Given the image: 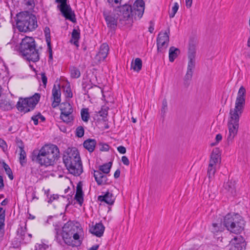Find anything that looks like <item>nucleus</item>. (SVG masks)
<instances>
[{"instance_id": "nucleus-39", "label": "nucleus", "mask_w": 250, "mask_h": 250, "mask_svg": "<svg viewBox=\"0 0 250 250\" xmlns=\"http://www.w3.org/2000/svg\"><path fill=\"white\" fill-rule=\"evenodd\" d=\"M108 109L109 107L108 106H103L101 109L98 112L99 115L103 117L104 122H106L104 119L106 118L108 115Z\"/></svg>"}, {"instance_id": "nucleus-60", "label": "nucleus", "mask_w": 250, "mask_h": 250, "mask_svg": "<svg viewBox=\"0 0 250 250\" xmlns=\"http://www.w3.org/2000/svg\"><path fill=\"white\" fill-rule=\"evenodd\" d=\"M169 42H157V45L162 46H168Z\"/></svg>"}, {"instance_id": "nucleus-31", "label": "nucleus", "mask_w": 250, "mask_h": 250, "mask_svg": "<svg viewBox=\"0 0 250 250\" xmlns=\"http://www.w3.org/2000/svg\"><path fill=\"white\" fill-rule=\"evenodd\" d=\"M170 33L169 28H168L167 31H166L165 32H161L158 34L156 42H169V34Z\"/></svg>"}, {"instance_id": "nucleus-9", "label": "nucleus", "mask_w": 250, "mask_h": 250, "mask_svg": "<svg viewBox=\"0 0 250 250\" xmlns=\"http://www.w3.org/2000/svg\"><path fill=\"white\" fill-rule=\"evenodd\" d=\"M68 0H55V2L58 3L57 7L59 9L62 16L67 20L73 23L76 22V15L69 4L67 3Z\"/></svg>"}, {"instance_id": "nucleus-29", "label": "nucleus", "mask_w": 250, "mask_h": 250, "mask_svg": "<svg viewBox=\"0 0 250 250\" xmlns=\"http://www.w3.org/2000/svg\"><path fill=\"white\" fill-rule=\"evenodd\" d=\"M180 50L174 46H171L169 49V61L170 62H174V60L180 54Z\"/></svg>"}, {"instance_id": "nucleus-15", "label": "nucleus", "mask_w": 250, "mask_h": 250, "mask_svg": "<svg viewBox=\"0 0 250 250\" xmlns=\"http://www.w3.org/2000/svg\"><path fill=\"white\" fill-rule=\"evenodd\" d=\"M145 3L144 0H136L132 6L136 17L140 19L144 13Z\"/></svg>"}, {"instance_id": "nucleus-57", "label": "nucleus", "mask_w": 250, "mask_h": 250, "mask_svg": "<svg viewBox=\"0 0 250 250\" xmlns=\"http://www.w3.org/2000/svg\"><path fill=\"white\" fill-rule=\"evenodd\" d=\"M122 161L123 164L126 166H128L129 164V161L128 158L125 156H123L122 157Z\"/></svg>"}, {"instance_id": "nucleus-52", "label": "nucleus", "mask_w": 250, "mask_h": 250, "mask_svg": "<svg viewBox=\"0 0 250 250\" xmlns=\"http://www.w3.org/2000/svg\"><path fill=\"white\" fill-rule=\"evenodd\" d=\"M222 135L220 133L217 134L215 137L216 142L214 143H211L210 145L211 146H215L217 145L219 143V142L222 140Z\"/></svg>"}, {"instance_id": "nucleus-47", "label": "nucleus", "mask_w": 250, "mask_h": 250, "mask_svg": "<svg viewBox=\"0 0 250 250\" xmlns=\"http://www.w3.org/2000/svg\"><path fill=\"white\" fill-rule=\"evenodd\" d=\"M246 96V89L243 86H241L239 89L237 96L242 98H245Z\"/></svg>"}, {"instance_id": "nucleus-16", "label": "nucleus", "mask_w": 250, "mask_h": 250, "mask_svg": "<svg viewBox=\"0 0 250 250\" xmlns=\"http://www.w3.org/2000/svg\"><path fill=\"white\" fill-rule=\"evenodd\" d=\"M115 200V198L112 191L110 192L108 189L103 195L98 196V201L110 206L114 204Z\"/></svg>"}, {"instance_id": "nucleus-44", "label": "nucleus", "mask_w": 250, "mask_h": 250, "mask_svg": "<svg viewBox=\"0 0 250 250\" xmlns=\"http://www.w3.org/2000/svg\"><path fill=\"white\" fill-rule=\"evenodd\" d=\"M179 9V4L177 2L174 3L173 6L172 7V12L169 13V16L170 18L174 17L176 13Z\"/></svg>"}, {"instance_id": "nucleus-41", "label": "nucleus", "mask_w": 250, "mask_h": 250, "mask_svg": "<svg viewBox=\"0 0 250 250\" xmlns=\"http://www.w3.org/2000/svg\"><path fill=\"white\" fill-rule=\"evenodd\" d=\"M167 110V103L166 98L164 99L162 101V106L161 109V116L164 119Z\"/></svg>"}, {"instance_id": "nucleus-26", "label": "nucleus", "mask_w": 250, "mask_h": 250, "mask_svg": "<svg viewBox=\"0 0 250 250\" xmlns=\"http://www.w3.org/2000/svg\"><path fill=\"white\" fill-rule=\"evenodd\" d=\"M209 229L211 232L216 235H217L219 232H223L224 230V228L222 226V222L212 223Z\"/></svg>"}, {"instance_id": "nucleus-22", "label": "nucleus", "mask_w": 250, "mask_h": 250, "mask_svg": "<svg viewBox=\"0 0 250 250\" xmlns=\"http://www.w3.org/2000/svg\"><path fill=\"white\" fill-rule=\"evenodd\" d=\"M195 55H196V48L195 45L193 43L190 42L189 44L188 51V64L191 65H195Z\"/></svg>"}, {"instance_id": "nucleus-28", "label": "nucleus", "mask_w": 250, "mask_h": 250, "mask_svg": "<svg viewBox=\"0 0 250 250\" xmlns=\"http://www.w3.org/2000/svg\"><path fill=\"white\" fill-rule=\"evenodd\" d=\"M142 67V61L140 58H137L132 60L131 64V69L134 71L139 72Z\"/></svg>"}, {"instance_id": "nucleus-10", "label": "nucleus", "mask_w": 250, "mask_h": 250, "mask_svg": "<svg viewBox=\"0 0 250 250\" xmlns=\"http://www.w3.org/2000/svg\"><path fill=\"white\" fill-rule=\"evenodd\" d=\"M60 118L64 122L69 123L74 120L72 113L73 109L72 105L68 102L60 104Z\"/></svg>"}, {"instance_id": "nucleus-62", "label": "nucleus", "mask_w": 250, "mask_h": 250, "mask_svg": "<svg viewBox=\"0 0 250 250\" xmlns=\"http://www.w3.org/2000/svg\"><path fill=\"white\" fill-rule=\"evenodd\" d=\"M121 171L119 168L117 169L114 174V177L115 179H117L120 177Z\"/></svg>"}, {"instance_id": "nucleus-8", "label": "nucleus", "mask_w": 250, "mask_h": 250, "mask_svg": "<svg viewBox=\"0 0 250 250\" xmlns=\"http://www.w3.org/2000/svg\"><path fill=\"white\" fill-rule=\"evenodd\" d=\"M41 98V94L35 93L33 96L19 98L16 106L20 112L24 114L33 111L39 103Z\"/></svg>"}, {"instance_id": "nucleus-58", "label": "nucleus", "mask_w": 250, "mask_h": 250, "mask_svg": "<svg viewBox=\"0 0 250 250\" xmlns=\"http://www.w3.org/2000/svg\"><path fill=\"white\" fill-rule=\"evenodd\" d=\"M59 198V195L58 194H53L51 196L50 198H49V200L48 201V202L49 203H51L54 200L58 199Z\"/></svg>"}, {"instance_id": "nucleus-3", "label": "nucleus", "mask_w": 250, "mask_h": 250, "mask_svg": "<svg viewBox=\"0 0 250 250\" xmlns=\"http://www.w3.org/2000/svg\"><path fill=\"white\" fill-rule=\"evenodd\" d=\"M245 104V98L237 97L235 108L229 111L230 118L228 122L229 135L228 141H231L236 135L239 127V118L241 116Z\"/></svg>"}, {"instance_id": "nucleus-37", "label": "nucleus", "mask_w": 250, "mask_h": 250, "mask_svg": "<svg viewBox=\"0 0 250 250\" xmlns=\"http://www.w3.org/2000/svg\"><path fill=\"white\" fill-rule=\"evenodd\" d=\"M82 120L84 122H87L89 120L90 115L88 112V108H83L81 111Z\"/></svg>"}, {"instance_id": "nucleus-11", "label": "nucleus", "mask_w": 250, "mask_h": 250, "mask_svg": "<svg viewBox=\"0 0 250 250\" xmlns=\"http://www.w3.org/2000/svg\"><path fill=\"white\" fill-rule=\"evenodd\" d=\"M116 10L120 12V15H122L124 18L126 20H128L130 18L132 19L134 18L135 19L137 18L131 4L125 3L118 6L116 8Z\"/></svg>"}, {"instance_id": "nucleus-64", "label": "nucleus", "mask_w": 250, "mask_h": 250, "mask_svg": "<svg viewBox=\"0 0 250 250\" xmlns=\"http://www.w3.org/2000/svg\"><path fill=\"white\" fill-rule=\"evenodd\" d=\"M192 3V0H186V5L188 8L191 7Z\"/></svg>"}, {"instance_id": "nucleus-14", "label": "nucleus", "mask_w": 250, "mask_h": 250, "mask_svg": "<svg viewBox=\"0 0 250 250\" xmlns=\"http://www.w3.org/2000/svg\"><path fill=\"white\" fill-rule=\"evenodd\" d=\"M103 16L104 18L107 26L110 29H115L118 23V18L115 14H110L107 12H104Z\"/></svg>"}, {"instance_id": "nucleus-13", "label": "nucleus", "mask_w": 250, "mask_h": 250, "mask_svg": "<svg viewBox=\"0 0 250 250\" xmlns=\"http://www.w3.org/2000/svg\"><path fill=\"white\" fill-rule=\"evenodd\" d=\"M106 174L102 173L100 171L93 170V176L98 186L109 185L111 183V181H109Z\"/></svg>"}, {"instance_id": "nucleus-42", "label": "nucleus", "mask_w": 250, "mask_h": 250, "mask_svg": "<svg viewBox=\"0 0 250 250\" xmlns=\"http://www.w3.org/2000/svg\"><path fill=\"white\" fill-rule=\"evenodd\" d=\"M26 231L27 228L26 225L24 228L22 226H20V227L18 229L17 233L18 234H20L21 239L24 240Z\"/></svg>"}, {"instance_id": "nucleus-21", "label": "nucleus", "mask_w": 250, "mask_h": 250, "mask_svg": "<svg viewBox=\"0 0 250 250\" xmlns=\"http://www.w3.org/2000/svg\"><path fill=\"white\" fill-rule=\"evenodd\" d=\"M195 65L188 64L187 71L184 78V85L186 87H188L190 84L193 76V70L194 69Z\"/></svg>"}, {"instance_id": "nucleus-40", "label": "nucleus", "mask_w": 250, "mask_h": 250, "mask_svg": "<svg viewBox=\"0 0 250 250\" xmlns=\"http://www.w3.org/2000/svg\"><path fill=\"white\" fill-rule=\"evenodd\" d=\"M84 193L76 192L74 199L77 201L78 204L82 206L83 202Z\"/></svg>"}, {"instance_id": "nucleus-7", "label": "nucleus", "mask_w": 250, "mask_h": 250, "mask_svg": "<svg viewBox=\"0 0 250 250\" xmlns=\"http://www.w3.org/2000/svg\"><path fill=\"white\" fill-rule=\"evenodd\" d=\"M223 223L228 231L240 234L244 230L246 222L239 214L229 213L224 217Z\"/></svg>"}, {"instance_id": "nucleus-51", "label": "nucleus", "mask_w": 250, "mask_h": 250, "mask_svg": "<svg viewBox=\"0 0 250 250\" xmlns=\"http://www.w3.org/2000/svg\"><path fill=\"white\" fill-rule=\"evenodd\" d=\"M24 3L27 6H30L34 8L35 6V3L34 0H23Z\"/></svg>"}, {"instance_id": "nucleus-50", "label": "nucleus", "mask_w": 250, "mask_h": 250, "mask_svg": "<svg viewBox=\"0 0 250 250\" xmlns=\"http://www.w3.org/2000/svg\"><path fill=\"white\" fill-rule=\"evenodd\" d=\"M0 147L2 148L3 152H5L7 150V146L4 140L0 138Z\"/></svg>"}, {"instance_id": "nucleus-24", "label": "nucleus", "mask_w": 250, "mask_h": 250, "mask_svg": "<svg viewBox=\"0 0 250 250\" xmlns=\"http://www.w3.org/2000/svg\"><path fill=\"white\" fill-rule=\"evenodd\" d=\"M97 144L96 141L94 139H88L83 142V147L89 152H92L95 149Z\"/></svg>"}, {"instance_id": "nucleus-63", "label": "nucleus", "mask_w": 250, "mask_h": 250, "mask_svg": "<svg viewBox=\"0 0 250 250\" xmlns=\"http://www.w3.org/2000/svg\"><path fill=\"white\" fill-rule=\"evenodd\" d=\"M4 187L3 177L0 175V189H3Z\"/></svg>"}, {"instance_id": "nucleus-18", "label": "nucleus", "mask_w": 250, "mask_h": 250, "mask_svg": "<svg viewBox=\"0 0 250 250\" xmlns=\"http://www.w3.org/2000/svg\"><path fill=\"white\" fill-rule=\"evenodd\" d=\"M58 88H57L55 84L52 89V96L54 99V101L52 104V106L53 108H55L58 106L61 102V92L60 90V85L58 84Z\"/></svg>"}, {"instance_id": "nucleus-38", "label": "nucleus", "mask_w": 250, "mask_h": 250, "mask_svg": "<svg viewBox=\"0 0 250 250\" xmlns=\"http://www.w3.org/2000/svg\"><path fill=\"white\" fill-rule=\"evenodd\" d=\"M215 171V166L209 164L207 171V175L209 179H211L214 176Z\"/></svg>"}, {"instance_id": "nucleus-32", "label": "nucleus", "mask_w": 250, "mask_h": 250, "mask_svg": "<svg viewBox=\"0 0 250 250\" xmlns=\"http://www.w3.org/2000/svg\"><path fill=\"white\" fill-rule=\"evenodd\" d=\"M71 77L72 78L77 79L80 77L81 73L79 68L75 66H70L69 67Z\"/></svg>"}, {"instance_id": "nucleus-23", "label": "nucleus", "mask_w": 250, "mask_h": 250, "mask_svg": "<svg viewBox=\"0 0 250 250\" xmlns=\"http://www.w3.org/2000/svg\"><path fill=\"white\" fill-rule=\"evenodd\" d=\"M221 160V152L218 147L214 148L210 155L209 164L216 165V163Z\"/></svg>"}, {"instance_id": "nucleus-5", "label": "nucleus", "mask_w": 250, "mask_h": 250, "mask_svg": "<svg viewBox=\"0 0 250 250\" xmlns=\"http://www.w3.org/2000/svg\"><path fill=\"white\" fill-rule=\"evenodd\" d=\"M20 53L29 62H38L40 56L38 49H36V42L33 37L26 36L23 38L19 47Z\"/></svg>"}, {"instance_id": "nucleus-55", "label": "nucleus", "mask_w": 250, "mask_h": 250, "mask_svg": "<svg viewBox=\"0 0 250 250\" xmlns=\"http://www.w3.org/2000/svg\"><path fill=\"white\" fill-rule=\"evenodd\" d=\"M31 119L32 121H33L34 125H37L39 124V118L37 116V113L33 115Z\"/></svg>"}, {"instance_id": "nucleus-1", "label": "nucleus", "mask_w": 250, "mask_h": 250, "mask_svg": "<svg viewBox=\"0 0 250 250\" xmlns=\"http://www.w3.org/2000/svg\"><path fill=\"white\" fill-rule=\"evenodd\" d=\"M60 157L59 148L51 144L45 145L40 150H34L30 156L33 162L45 167L54 166Z\"/></svg>"}, {"instance_id": "nucleus-46", "label": "nucleus", "mask_w": 250, "mask_h": 250, "mask_svg": "<svg viewBox=\"0 0 250 250\" xmlns=\"http://www.w3.org/2000/svg\"><path fill=\"white\" fill-rule=\"evenodd\" d=\"M99 145L101 146V148H100V150L101 151H108L109 149L110 146L106 143L100 142L99 143Z\"/></svg>"}, {"instance_id": "nucleus-12", "label": "nucleus", "mask_w": 250, "mask_h": 250, "mask_svg": "<svg viewBox=\"0 0 250 250\" xmlns=\"http://www.w3.org/2000/svg\"><path fill=\"white\" fill-rule=\"evenodd\" d=\"M247 243L241 236L234 237L229 241V250H245Z\"/></svg>"}, {"instance_id": "nucleus-54", "label": "nucleus", "mask_w": 250, "mask_h": 250, "mask_svg": "<svg viewBox=\"0 0 250 250\" xmlns=\"http://www.w3.org/2000/svg\"><path fill=\"white\" fill-rule=\"evenodd\" d=\"M157 52L158 53H164L166 51L167 48V46H162L159 45H157Z\"/></svg>"}, {"instance_id": "nucleus-59", "label": "nucleus", "mask_w": 250, "mask_h": 250, "mask_svg": "<svg viewBox=\"0 0 250 250\" xmlns=\"http://www.w3.org/2000/svg\"><path fill=\"white\" fill-rule=\"evenodd\" d=\"M37 116L39 119L41 120V121L42 122H44L46 121V118L44 116H43L40 112H37Z\"/></svg>"}, {"instance_id": "nucleus-34", "label": "nucleus", "mask_w": 250, "mask_h": 250, "mask_svg": "<svg viewBox=\"0 0 250 250\" xmlns=\"http://www.w3.org/2000/svg\"><path fill=\"white\" fill-rule=\"evenodd\" d=\"M19 161L22 167L24 166L27 163L26 154L24 149L20 150Z\"/></svg>"}, {"instance_id": "nucleus-49", "label": "nucleus", "mask_w": 250, "mask_h": 250, "mask_svg": "<svg viewBox=\"0 0 250 250\" xmlns=\"http://www.w3.org/2000/svg\"><path fill=\"white\" fill-rule=\"evenodd\" d=\"M16 143L20 150L24 149V145L22 141L20 138H16Z\"/></svg>"}, {"instance_id": "nucleus-25", "label": "nucleus", "mask_w": 250, "mask_h": 250, "mask_svg": "<svg viewBox=\"0 0 250 250\" xmlns=\"http://www.w3.org/2000/svg\"><path fill=\"white\" fill-rule=\"evenodd\" d=\"M15 105L11 101L6 99H0V107L4 111L11 110L14 107Z\"/></svg>"}, {"instance_id": "nucleus-20", "label": "nucleus", "mask_w": 250, "mask_h": 250, "mask_svg": "<svg viewBox=\"0 0 250 250\" xmlns=\"http://www.w3.org/2000/svg\"><path fill=\"white\" fill-rule=\"evenodd\" d=\"M105 227L103 223L100 222L96 223L89 229V232L98 237H101L103 235Z\"/></svg>"}, {"instance_id": "nucleus-53", "label": "nucleus", "mask_w": 250, "mask_h": 250, "mask_svg": "<svg viewBox=\"0 0 250 250\" xmlns=\"http://www.w3.org/2000/svg\"><path fill=\"white\" fill-rule=\"evenodd\" d=\"M76 192L83 193V183L82 181H80L76 187Z\"/></svg>"}, {"instance_id": "nucleus-61", "label": "nucleus", "mask_w": 250, "mask_h": 250, "mask_svg": "<svg viewBox=\"0 0 250 250\" xmlns=\"http://www.w3.org/2000/svg\"><path fill=\"white\" fill-rule=\"evenodd\" d=\"M150 26L148 28V31L150 33H152L153 32V31L154 30V22L151 21H150Z\"/></svg>"}, {"instance_id": "nucleus-17", "label": "nucleus", "mask_w": 250, "mask_h": 250, "mask_svg": "<svg viewBox=\"0 0 250 250\" xmlns=\"http://www.w3.org/2000/svg\"><path fill=\"white\" fill-rule=\"evenodd\" d=\"M109 51V46L107 43H103L100 47V50L95 57V59L98 62L104 60L106 58Z\"/></svg>"}, {"instance_id": "nucleus-36", "label": "nucleus", "mask_w": 250, "mask_h": 250, "mask_svg": "<svg viewBox=\"0 0 250 250\" xmlns=\"http://www.w3.org/2000/svg\"><path fill=\"white\" fill-rule=\"evenodd\" d=\"M80 38V30L79 26H77V29L74 28L71 33V39L70 41L71 43H72V40H79Z\"/></svg>"}, {"instance_id": "nucleus-56", "label": "nucleus", "mask_w": 250, "mask_h": 250, "mask_svg": "<svg viewBox=\"0 0 250 250\" xmlns=\"http://www.w3.org/2000/svg\"><path fill=\"white\" fill-rule=\"evenodd\" d=\"M117 150L121 154H125L126 152L125 147L122 146H118L117 147Z\"/></svg>"}, {"instance_id": "nucleus-45", "label": "nucleus", "mask_w": 250, "mask_h": 250, "mask_svg": "<svg viewBox=\"0 0 250 250\" xmlns=\"http://www.w3.org/2000/svg\"><path fill=\"white\" fill-rule=\"evenodd\" d=\"M5 210H4L2 214L0 215V229L4 228L5 224Z\"/></svg>"}, {"instance_id": "nucleus-4", "label": "nucleus", "mask_w": 250, "mask_h": 250, "mask_svg": "<svg viewBox=\"0 0 250 250\" xmlns=\"http://www.w3.org/2000/svg\"><path fill=\"white\" fill-rule=\"evenodd\" d=\"M16 21L17 28L20 32L33 31L38 27L36 16L28 11L18 13L16 15Z\"/></svg>"}, {"instance_id": "nucleus-33", "label": "nucleus", "mask_w": 250, "mask_h": 250, "mask_svg": "<svg viewBox=\"0 0 250 250\" xmlns=\"http://www.w3.org/2000/svg\"><path fill=\"white\" fill-rule=\"evenodd\" d=\"M63 92L65 93L66 98H71L73 97V93L71 90L70 84L68 82L64 86H63Z\"/></svg>"}, {"instance_id": "nucleus-2", "label": "nucleus", "mask_w": 250, "mask_h": 250, "mask_svg": "<svg viewBox=\"0 0 250 250\" xmlns=\"http://www.w3.org/2000/svg\"><path fill=\"white\" fill-rule=\"evenodd\" d=\"M62 161L69 173L79 176L83 173L82 162L79 151L76 147H68L64 151Z\"/></svg>"}, {"instance_id": "nucleus-6", "label": "nucleus", "mask_w": 250, "mask_h": 250, "mask_svg": "<svg viewBox=\"0 0 250 250\" xmlns=\"http://www.w3.org/2000/svg\"><path fill=\"white\" fill-rule=\"evenodd\" d=\"M82 229L76 226L71 221L65 223L62 228V236L64 242L68 246L73 247L80 246L82 241L80 240V235L78 229Z\"/></svg>"}, {"instance_id": "nucleus-43", "label": "nucleus", "mask_w": 250, "mask_h": 250, "mask_svg": "<svg viewBox=\"0 0 250 250\" xmlns=\"http://www.w3.org/2000/svg\"><path fill=\"white\" fill-rule=\"evenodd\" d=\"M84 134V129L82 126H79L76 128L75 135L78 138H82Z\"/></svg>"}, {"instance_id": "nucleus-27", "label": "nucleus", "mask_w": 250, "mask_h": 250, "mask_svg": "<svg viewBox=\"0 0 250 250\" xmlns=\"http://www.w3.org/2000/svg\"><path fill=\"white\" fill-rule=\"evenodd\" d=\"M224 188L226 190L230 193L231 195L233 196L235 195L236 189L234 182L229 181L227 183H225L224 184Z\"/></svg>"}, {"instance_id": "nucleus-48", "label": "nucleus", "mask_w": 250, "mask_h": 250, "mask_svg": "<svg viewBox=\"0 0 250 250\" xmlns=\"http://www.w3.org/2000/svg\"><path fill=\"white\" fill-rule=\"evenodd\" d=\"M41 79H42V83H43V86L44 88L46 87V84H47V78L46 76V74L45 72H42L41 73Z\"/></svg>"}, {"instance_id": "nucleus-35", "label": "nucleus", "mask_w": 250, "mask_h": 250, "mask_svg": "<svg viewBox=\"0 0 250 250\" xmlns=\"http://www.w3.org/2000/svg\"><path fill=\"white\" fill-rule=\"evenodd\" d=\"M2 166L4 169L6 174L8 175L9 178L12 180L14 179V176L13 174L12 171L9 166L4 161L2 163Z\"/></svg>"}, {"instance_id": "nucleus-19", "label": "nucleus", "mask_w": 250, "mask_h": 250, "mask_svg": "<svg viewBox=\"0 0 250 250\" xmlns=\"http://www.w3.org/2000/svg\"><path fill=\"white\" fill-rule=\"evenodd\" d=\"M44 33L45 37V41L47 43L48 51L49 52V61H53V51L51 47L50 30L49 27L46 26L44 29Z\"/></svg>"}, {"instance_id": "nucleus-30", "label": "nucleus", "mask_w": 250, "mask_h": 250, "mask_svg": "<svg viewBox=\"0 0 250 250\" xmlns=\"http://www.w3.org/2000/svg\"><path fill=\"white\" fill-rule=\"evenodd\" d=\"M112 165V162L104 164L102 165L99 166L98 167V170H95V171H100L102 173L108 174L110 171Z\"/></svg>"}]
</instances>
